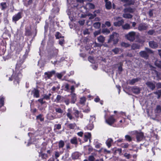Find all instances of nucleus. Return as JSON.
<instances>
[{
  "instance_id": "54",
  "label": "nucleus",
  "mask_w": 161,
  "mask_h": 161,
  "mask_svg": "<svg viewBox=\"0 0 161 161\" xmlns=\"http://www.w3.org/2000/svg\"><path fill=\"white\" fill-rule=\"evenodd\" d=\"M155 33V31L153 30H150L147 32L148 35H152Z\"/></svg>"
},
{
  "instance_id": "21",
  "label": "nucleus",
  "mask_w": 161,
  "mask_h": 161,
  "mask_svg": "<svg viewBox=\"0 0 161 161\" xmlns=\"http://www.w3.org/2000/svg\"><path fill=\"white\" fill-rule=\"evenodd\" d=\"M97 39L99 42L103 43L104 42L105 39L103 36L100 35L97 37Z\"/></svg>"
},
{
  "instance_id": "24",
  "label": "nucleus",
  "mask_w": 161,
  "mask_h": 161,
  "mask_svg": "<svg viewBox=\"0 0 161 161\" xmlns=\"http://www.w3.org/2000/svg\"><path fill=\"white\" fill-rule=\"evenodd\" d=\"M55 73V71L54 70L50 72H48L45 73V75H47V77L48 78H50L52 77L53 75Z\"/></svg>"
},
{
  "instance_id": "34",
  "label": "nucleus",
  "mask_w": 161,
  "mask_h": 161,
  "mask_svg": "<svg viewBox=\"0 0 161 161\" xmlns=\"http://www.w3.org/2000/svg\"><path fill=\"white\" fill-rule=\"evenodd\" d=\"M93 26L96 29L99 28L101 26V23L100 22H97L94 23Z\"/></svg>"
},
{
  "instance_id": "57",
  "label": "nucleus",
  "mask_w": 161,
  "mask_h": 161,
  "mask_svg": "<svg viewBox=\"0 0 161 161\" xmlns=\"http://www.w3.org/2000/svg\"><path fill=\"white\" fill-rule=\"evenodd\" d=\"M41 156L42 158L44 159H46L47 157V154L45 153H42L41 154Z\"/></svg>"
},
{
  "instance_id": "4",
  "label": "nucleus",
  "mask_w": 161,
  "mask_h": 161,
  "mask_svg": "<svg viewBox=\"0 0 161 161\" xmlns=\"http://www.w3.org/2000/svg\"><path fill=\"white\" fill-rule=\"evenodd\" d=\"M136 32L133 31L129 32L125 36L127 39L130 42H133L135 40Z\"/></svg>"
},
{
  "instance_id": "26",
  "label": "nucleus",
  "mask_w": 161,
  "mask_h": 161,
  "mask_svg": "<svg viewBox=\"0 0 161 161\" xmlns=\"http://www.w3.org/2000/svg\"><path fill=\"white\" fill-rule=\"evenodd\" d=\"M131 49L133 50H135L136 49H140V45L136 43H133L131 46Z\"/></svg>"
},
{
  "instance_id": "39",
  "label": "nucleus",
  "mask_w": 161,
  "mask_h": 161,
  "mask_svg": "<svg viewBox=\"0 0 161 161\" xmlns=\"http://www.w3.org/2000/svg\"><path fill=\"white\" fill-rule=\"evenodd\" d=\"M74 110L75 111V112L73 114L75 115V117L78 118L79 117V112L78 110Z\"/></svg>"
},
{
  "instance_id": "41",
  "label": "nucleus",
  "mask_w": 161,
  "mask_h": 161,
  "mask_svg": "<svg viewBox=\"0 0 161 161\" xmlns=\"http://www.w3.org/2000/svg\"><path fill=\"white\" fill-rule=\"evenodd\" d=\"M130 46V45L127 43L124 42H121V47H129Z\"/></svg>"
},
{
  "instance_id": "7",
  "label": "nucleus",
  "mask_w": 161,
  "mask_h": 161,
  "mask_svg": "<svg viewBox=\"0 0 161 161\" xmlns=\"http://www.w3.org/2000/svg\"><path fill=\"white\" fill-rule=\"evenodd\" d=\"M121 2L124 3V6L126 7L130 5L134 4L135 2L134 0H121Z\"/></svg>"
},
{
  "instance_id": "52",
  "label": "nucleus",
  "mask_w": 161,
  "mask_h": 161,
  "mask_svg": "<svg viewBox=\"0 0 161 161\" xmlns=\"http://www.w3.org/2000/svg\"><path fill=\"white\" fill-rule=\"evenodd\" d=\"M124 156L128 159L130 158V154L129 153H125L124 154Z\"/></svg>"
},
{
  "instance_id": "60",
  "label": "nucleus",
  "mask_w": 161,
  "mask_h": 161,
  "mask_svg": "<svg viewBox=\"0 0 161 161\" xmlns=\"http://www.w3.org/2000/svg\"><path fill=\"white\" fill-rule=\"evenodd\" d=\"M43 98H42L39 99H38V101L40 102L42 104L45 103V101H43Z\"/></svg>"
},
{
  "instance_id": "45",
  "label": "nucleus",
  "mask_w": 161,
  "mask_h": 161,
  "mask_svg": "<svg viewBox=\"0 0 161 161\" xmlns=\"http://www.w3.org/2000/svg\"><path fill=\"white\" fill-rule=\"evenodd\" d=\"M87 127L88 129L90 130H92L94 127V125L91 122V123H90V124L88 125Z\"/></svg>"
},
{
  "instance_id": "59",
  "label": "nucleus",
  "mask_w": 161,
  "mask_h": 161,
  "mask_svg": "<svg viewBox=\"0 0 161 161\" xmlns=\"http://www.w3.org/2000/svg\"><path fill=\"white\" fill-rule=\"evenodd\" d=\"M60 155V153L59 152H56L55 153V158L57 159L58 158Z\"/></svg>"
},
{
  "instance_id": "55",
  "label": "nucleus",
  "mask_w": 161,
  "mask_h": 161,
  "mask_svg": "<svg viewBox=\"0 0 161 161\" xmlns=\"http://www.w3.org/2000/svg\"><path fill=\"white\" fill-rule=\"evenodd\" d=\"M101 33L100 31H97L94 32L93 34L94 37H96L97 36L100 34Z\"/></svg>"
},
{
  "instance_id": "49",
  "label": "nucleus",
  "mask_w": 161,
  "mask_h": 161,
  "mask_svg": "<svg viewBox=\"0 0 161 161\" xmlns=\"http://www.w3.org/2000/svg\"><path fill=\"white\" fill-rule=\"evenodd\" d=\"M53 53L52 52L51 53H52L53 55H55L58 54V49L55 48H53Z\"/></svg>"
},
{
  "instance_id": "1",
  "label": "nucleus",
  "mask_w": 161,
  "mask_h": 161,
  "mask_svg": "<svg viewBox=\"0 0 161 161\" xmlns=\"http://www.w3.org/2000/svg\"><path fill=\"white\" fill-rule=\"evenodd\" d=\"M22 63L23 62L20 63L18 62L17 63L14 71L11 69L10 70L8 74L7 75V76L9 77V80L12 81L14 79V83L16 81L17 83H19V79L22 76L20 71L22 69L21 65Z\"/></svg>"
},
{
  "instance_id": "56",
  "label": "nucleus",
  "mask_w": 161,
  "mask_h": 161,
  "mask_svg": "<svg viewBox=\"0 0 161 161\" xmlns=\"http://www.w3.org/2000/svg\"><path fill=\"white\" fill-rule=\"evenodd\" d=\"M91 137V134L90 133H85L84 135V137H87V138H89V139Z\"/></svg>"
},
{
  "instance_id": "14",
  "label": "nucleus",
  "mask_w": 161,
  "mask_h": 161,
  "mask_svg": "<svg viewBox=\"0 0 161 161\" xmlns=\"http://www.w3.org/2000/svg\"><path fill=\"white\" fill-rule=\"evenodd\" d=\"M81 154L77 152H75L72 154V158L73 160L78 159L80 156Z\"/></svg>"
},
{
  "instance_id": "53",
  "label": "nucleus",
  "mask_w": 161,
  "mask_h": 161,
  "mask_svg": "<svg viewBox=\"0 0 161 161\" xmlns=\"http://www.w3.org/2000/svg\"><path fill=\"white\" fill-rule=\"evenodd\" d=\"M36 119H39L41 121H43L44 120V118L42 117L41 114H39L36 116Z\"/></svg>"
},
{
  "instance_id": "28",
  "label": "nucleus",
  "mask_w": 161,
  "mask_h": 161,
  "mask_svg": "<svg viewBox=\"0 0 161 161\" xmlns=\"http://www.w3.org/2000/svg\"><path fill=\"white\" fill-rule=\"evenodd\" d=\"M23 1L25 5L28 7L31 4L32 0H23Z\"/></svg>"
},
{
  "instance_id": "64",
  "label": "nucleus",
  "mask_w": 161,
  "mask_h": 161,
  "mask_svg": "<svg viewBox=\"0 0 161 161\" xmlns=\"http://www.w3.org/2000/svg\"><path fill=\"white\" fill-rule=\"evenodd\" d=\"M112 51L115 54H117L119 52V50L118 48H116L113 49Z\"/></svg>"
},
{
  "instance_id": "22",
  "label": "nucleus",
  "mask_w": 161,
  "mask_h": 161,
  "mask_svg": "<svg viewBox=\"0 0 161 161\" xmlns=\"http://www.w3.org/2000/svg\"><path fill=\"white\" fill-rule=\"evenodd\" d=\"M71 103H75L76 100V95L74 93H71Z\"/></svg>"
},
{
  "instance_id": "32",
  "label": "nucleus",
  "mask_w": 161,
  "mask_h": 161,
  "mask_svg": "<svg viewBox=\"0 0 161 161\" xmlns=\"http://www.w3.org/2000/svg\"><path fill=\"white\" fill-rule=\"evenodd\" d=\"M76 126V125L75 123L69 124L67 125L68 127L71 129H74Z\"/></svg>"
},
{
  "instance_id": "13",
  "label": "nucleus",
  "mask_w": 161,
  "mask_h": 161,
  "mask_svg": "<svg viewBox=\"0 0 161 161\" xmlns=\"http://www.w3.org/2000/svg\"><path fill=\"white\" fill-rule=\"evenodd\" d=\"M100 13V11L99 10H96L93 12V14H88V16L89 17V19H94L96 16L97 14H98Z\"/></svg>"
},
{
  "instance_id": "29",
  "label": "nucleus",
  "mask_w": 161,
  "mask_h": 161,
  "mask_svg": "<svg viewBox=\"0 0 161 161\" xmlns=\"http://www.w3.org/2000/svg\"><path fill=\"white\" fill-rule=\"evenodd\" d=\"M123 29L124 30H128L131 28V27L130 25L127 23L125 24L122 26Z\"/></svg>"
},
{
  "instance_id": "11",
  "label": "nucleus",
  "mask_w": 161,
  "mask_h": 161,
  "mask_svg": "<svg viewBox=\"0 0 161 161\" xmlns=\"http://www.w3.org/2000/svg\"><path fill=\"white\" fill-rule=\"evenodd\" d=\"M115 119L113 116L110 117L108 119H105L106 122L109 125H111L114 122Z\"/></svg>"
},
{
  "instance_id": "16",
  "label": "nucleus",
  "mask_w": 161,
  "mask_h": 161,
  "mask_svg": "<svg viewBox=\"0 0 161 161\" xmlns=\"http://www.w3.org/2000/svg\"><path fill=\"white\" fill-rule=\"evenodd\" d=\"M135 10V9L134 8H133L131 7L125 8L124 10V12L125 13L129 12L131 13H133Z\"/></svg>"
},
{
  "instance_id": "48",
  "label": "nucleus",
  "mask_w": 161,
  "mask_h": 161,
  "mask_svg": "<svg viewBox=\"0 0 161 161\" xmlns=\"http://www.w3.org/2000/svg\"><path fill=\"white\" fill-rule=\"evenodd\" d=\"M129 144L128 143L121 144V148H127L128 147Z\"/></svg>"
},
{
  "instance_id": "20",
  "label": "nucleus",
  "mask_w": 161,
  "mask_h": 161,
  "mask_svg": "<svg viewBox=\"0 0 161 161\" xmlns=\"http://www.w3.org/2000/svg\"><path fill=\"white\" fill-rule=\"evenodd\" d=\"M116 21L114 23V25L115 26H119L121 25V18L119 17L116 18Z\"/></svg>"
},
{
  "instance_id": "44",
  "label": "nucleus",
  "mask_w": 161,
  "mask_h": 161,
  "mask_svg": "<svg viewBox=\"0 0 161 161\" xmlns=\"http://www.w3.org/2000/svg\"><path fill=\"white\" fill-rule=\"evenodd\" d=\"M55 36L57 39H59L62 37L61 34L59 32H56Z\"/></svg>"
},
{
  "instance_id": "10",
  "label": "nucleus",
  "mask_w": 161,
  "mask_h": 161,
  "mask_svg": "<svg viewBox=\"0 0 161 161\" xmlns=\"http://www.w3.org/2000/svg\"><path fill=\"white\" fill-rule=\"evenodd\" d=\"M31 94H33L34 97L38 98L40 97L39 91L35 88L31 91Z\"/></svg>"
},
{
  "instance_id": "46",
  "label": "nucleus",
  "mask_w": 161,
  "mask_h": 161,
  "mask_svg": "<svg viewBox=\"0 0 161 161\" xmlns=\"http://www.w3.org/2000/svg\"><path fill=\"white\" fill-rule=\"evenodd\" d=\"M102 32L103 33H106V34H108L110 32V31L108 29H103Z\"/></svg>"
},
{
  "instance_id": "63",
  "label": "nucleus",
  "mask_w": 161,
  "mask_h": 161,
  "mask_svg": "<svg viewBox=\"0 0 161 161\" xmlns=\"http://www.w3.org/2000/svg\"><path fill=\"white\" fill-rule=\"evenodd\" d=\"M56 75L57 77L59 79H61L63 76L62 74L61 73H57Z\"/></svg>"
},
{
  "instance_id": "25",
  "label": "nucleus",
  "mask_w": 161,
  "mask_h": 161,
  "mask_svg": "<svg viewBox=\"0 0 161 161\" xmlns=\"http://www.w3.org/2000/svg\"><path fill=\"white\" fill-rule=\"evenodd\" d=\"M106 3L105 7L107 9H110L112 8V4L110 2L107 1L106 2H105Z\"/></svg>"
},
{
  "instance_id": "12",
  "label": "nucleus",
  "mask_w": 161,
  "mask_h": 161,
  "mask_svg": "<svg viewBox=\"0 0 161 161\" xmlns=\"http://www.w3.org/2000/svg\"><path fill=\"white\" fill-rule=\"evenodd\" d=\"M131 90L133 93L136 94H139L141 91L140 88L136 86L133 87L131 88Z\"/></svg>"
},
{
  "instance_id": "58",
  "label": "nucleus",
  "mask_w": 161,
  "mask_h": 161,
  "mask_svg": "<svg viewBox=\"0 0 161 161\" xmlns=\"http://www.w3.org/2000/svg\"><path fill=\"white\" fill-rule=\"evenodd\" d=\"M89 29H86L83 31L84 35L89 34Z\"/></svg>"
},
{
  "instance_id": "50",
  "label": "nucleus",
  "mask_w": 161,
  "mask_h": 161,
  "mask_svg": "<svg viewBox=\"0 0 161 161\" xmlns=\"http://www.w3.org/2000/svg\"><path fill=\"white\" fill-rule=\"evenodd\" d=\"M95 158L93 155L89 156L88 160L89 161H95Z\"/></svg>"
},
{
  "instance_id": "18",
  "label": "nucleus",
  "mask_w": 161,
  "mask_h": 161,
  "mask_svg": "<svg viewBox=\"0 0 161 161\" xmlns=\"http://www.w3.org/2000/svg\"><path fill=\"white\" fill-rule=\"evenodd\" d=\"M6 3L2 2L0 3V8L2 10H5L7 8Z\"/></svg>"
},
{
  "instance_id": "3",
  "label": "nucleus",
  "mask_w": 161,
  "mask_h": 161,
  "mask_svg": "<svg viewBox=\"0 0 161 161\" xmlns=\"http://www.w3.org/2000/svg\"><path fill=\"white\" fill-rule=\"evenodd\" d=\"M119 34L115 32H113L112 35L110 36V38L108 40V42L110 43L111 41H113L114 44H116L118 41Z\"/></svg>"
},
{
  "instance_id": "5",
  "label": "nucleus",
  "mask_w": 161,
  "mask_h": 161,
  "mask_svg": "<svg viewBox=\"0 0 161 161\" xmlns=\"http://www.w3.org/2000/svg\"><path fill=\"white\" fill-rule=\"evenodd\" d=\"M134 133L136 134V138L137 142L142 141L144 137V133L142 132H139L137 130H135Z\"/></svg>"
},
{
  "instance_id": "61",
  "label": "nucleus",
  "mask_w": 161,
  "mask_h": 161,
  "mask_svg": "<svg viewBox=\"0 0 161 161\" xmlns=\"http://www.w3.org/2000/svg\"><path fill=\"white\" fill-rule=\"evenodd\" d=\"M89 61L92 63H94V60L93 58L91 56H89L88 57Z\"/></svg>"
},
{
  "instance_id": "19",
  "label": "nucleus",
  "mask_w": 161,
  "mask_h": 161,
  "mask_svg": "<svg viewBox=\"0 0 161 161\" xmlns=\"http://www.w3.org/2000/svg\"><path fill=\"white\" fill-rule=\"evenodd\" d=\"M67 111L68 112L66 114V115L70 120H72L74 118V117L72 116L71 113V109L70 108H69L68 109Z\"/></svg>"
},
{
  "instance_id": "30",
  "label": "nucleus",
  "mask_w": 161,
  "mask_h": 161,
  "mask_svg": "<svg viewBox=\"0 0 161 161\" xmlns=\"http://www.w3.org/2000/svg\"><path fill=\"white\" fill-rule=\"evenodd\" d=\"M31 29L26 28H25V35L27 36H31Z\"/></svg>"
},
{
  "instance_id": "43",
  "label": "nucleus",
  "mask_w": 161,
  "mask_h": 161,
  "mask_svg": "<svg viewBox=\"0 0 161 161\" xmlns=\"http://www.w3.org/2000/svg\"><path fill=\"white\" fill-rule=\"evenodd\" d=\"M125 140L128 142H131L132 141L131 137L129 135H126L125 136Z\"/></svg>"
},
{
  "instance_id": "35",
  "label": "nucleus",
  "mask_w": 161,
  "mask_h": 161,
  "mask_svg": "<svg viewBox=\"0 0 161 161\" xmlns=\"http://www.w3.org/2000/svg\"><path fill=\"white\" fill-rule=\"evenodd\" d=\"M55 110L57 113L61 114H62L63 113V110L60 108H55Z\"/></svg>"
},
{
  "instance_id": "47",
  "label": "nucleus",
  "mask_w": 161,
  "mask_h": 161,
  "mask_svg": "<svg viewBox=\"0 0 161 161\" xmlns=\"http://www.w3.org/2000/svg\"><path fill=\"white\" fill-rule=\"evenodd\" d=\"M4 104V100L3 97L1 98L0 99V107L3 106Z\"/></svg>"
},
{
  "instance_id": "27",
  "label": "nucleus",
  "mask_w": 161,
  "mask_h": 161,
  "mask_svg": "<svg viewBox=\"0 0 161 161\" xmlns=\"http://www.w3.org/2000/svg\"><path fill=\"white\" fill-rule=\"evenodd\" d=\"M113 140L111 138L108 139L106 142V144L108 148L110 147L111 145V143L113 142Z\"/></svg>"
},
{
  "instance_id": "36",
  "label": "nucleus",
  "mask_w": 161,
  "mask_h": 161,
  "mask_svg": "<svg viewBox=\"0 0 161 161\" xmlns=\"http://www.w3.org/2000/svg\"><path fill=\"white\" fill-rule=\"evenodd\" d=\"M155 65L158 68L161 69V61H156L155 62Z\"/></svg>"
},
{
  "instance_id": "37",
  "label": "nucleus",
  "mask_w": 161,
  "mask_h": 161,
  "mask_svg": "<svg viewBox=\"0 0 161 161\" xmlns=\"http://www.w3.org/2000/svg\"><path fill=\"white\" fill-rule=\"evenodd\" d=\"M133 16L130 14H124L123 17L127 19H131L132 18Z\"/></svg>"
},
{
  "instance_id": "6",
  "label": "nucleus",
  "mask_w": 161,
  "mask_h": 161,
  "mask_svg": "<svg viewBox=\"0 0 161 161\" xmlns=\"http://www.w3.org/2000/svg\"><path fill=\"white\" fill-rule=\"evenodd\" d=\"M22 13L21 12H18L17 14L14 15L12 17V21L13 22H16L20 19L22 17Z\"/></svg>"
},
{
  "instance_id": "2",
  "label": "nucleus",
  "mask_w": 161,
  "mask_h": 161,
  "mask_svg": "<svg viewBox=\"0 0 161 161\" xmlns=\"http://www.w3.org/2000/svg\"><path fill=\"white\" fill-rule=\"evenodd\" d=\"M145 49L146 51H141L139 52V54L142 57L147 59L149 58V54L153 53V51L151 49L147 47H145Z\"/></svg>"
},
{
  "instance_id": "33",
  "label": "nucleus",
  "mask_w": 161,
  "mask_h": 161,
  "mask_svg": "<svg viewBox=\"0 0 161 161\" xmlns=\"http://www.w3.org/2000/svg\"><path fill=\"white\" fill-rule=\"evenodd\" d=\"M64 145V142L63 140H60L58 142V147L59 148H63Z\"/></svg>"
},
{
  "instance_id": "17",
  "label": "nucleus",
  "mask_w": 161,
  "mask_h": 161,
  "mask_svg": "<svg viewBox=\"0 0 161 161\" xmlns=\"http://www.w3.org/2000/svg\"><path fill=\"white\" fill-rule=\"evenodd\" d=\"M64 97L61 96L60 95H58L57 96L56 99L55 101L57 103H60L64 101Z\"/></svg>"
},
{
  "instance_id": "15",
  "label": "nucleus",
  "mask_w": 161,
  "mask_h": 161,
  "mask_svg": "<svg viewBox=\"0 0 161 161\" xmlns=\"http://www.w3.org/2000/svg\"><path fill=\"white\" fill-rule=\"evenodd\" d=\"M146 84L148 87L152 90H153L154 89L155 87V84L151 82H147L146 83Z\"/></svg>"
},
{
  "instance_id": "38",
  "label": "nucleus",
  "mask_w": 161,
  "mask_h": 161,
  "mask_svg": "<svg viewBox=\"0 0 161 161\" xmlns=\"http://www.w3.org/2000/svg\"><path fill=\"white\" fill-rule=\"evenodd\" d=\"M71 143L74 144H77V139L75 137H74L70 140Z\"/></svg>"
},
{
  "instance_id": "23",
  "label": "nucleus",
  "mask_w": 161,
  "mask_h": 161,
  "mask_svg": "<svg viewBox=\"0 0 161 161\" xmlns=\"http://www.w3.org/2000/svg\"><path fill=\"white\" fill-rule=\"evenodd\" d=\"M140 79L139 78L133 79L130 80L129 84L131 85H133L135 83L138 82Z\"/></svg>"
},
{
  "instance_id": "42",
  "label": "nucleus",
  "mask_w": 161,
  "mask_h": 161,
  "mask_svg": "<svg viewBox=\"0 0 161 161\" xmlns=\"http://www.w3.org/2000/svg\"><path fill=\"white\" fill-rule=\"evenodd\" d=\"M156 95H158L157 98L158 99L161 96V90H158V91L156 92L155 93Z\"/></svg>"
},
{
  "instance_id": "51",
  "label": "nucleus",
  "mask_w": 161,
  "mask_h": 161,
  "mask_svg": "<svg viewBox=\"0 0 161 161\" xmlns=\"http://www.w3.org/2000/svg\"><path fill=\"white\" fill-rule=\"evenodd\" d=\"M86 101V98L85 97H82L80 98V103L81 104H84Z\"/></svg>"
},
{
  "instance_id": "31",
  "label": "nucleus",
  "mask_w": 161,
  "mask_h": 161,
  "mask_svg": "<svg viewBox=\"0 0 161 161\" xmlns=\"http://www.w3.org/2000/svg\"><path fill=\"white\" fill-rule=\"evenodd\" d=\"M155 112L156 113H159L161 112V106L157 105L155 110Z\"/></svg>"
},
{
  "instance_id": "8",
  "label": "nucleus",
  "mask_w": 161,
  "mask_h": 161,
  "mask_svg": "<svg viewBox=\"0 0 161 161\" xmlns=\"http://www.w3.org/2000/svg\"><path fill=\"white\" fill-rule=\"evenodd\" d=\"M148 26L147 24L145 23H140L138 26V29L140 31L146 30L148 28Z\"/></svg>"
},
{
  "instance_id": "40",
  "label": "nucleus",
  "mask_w": 161,
  "mask_h": 161,
  "mask_svg": "<svg viewBox=\"0 0 161 161\" xmlns=\"http://www.w3.org/2000/svg\"><path fill=\"white\" fill-rule=\"evenodd\" d=\"M95 119L96 118L95 116H90V118L89 119L90 123H91V122L92 123H93V122L95 121Z\"/></svg>"
},
{
  "instance_id": "62",
  "label": "nucleus",
  "mask_w": 161,
  "mask_h": 161,
  "mask_svg": "<svg viewBox=\"0 0 161 161\" xmlns=\"http://www.w3.org/2000/svg\"><path fill=\"white\" fill-rule=\"evenodd\" d=\"M43 98L47 100H48L50 99V97L47 95L45 94L43 96Z\"/></svg>"
},
{
  "instance_id": "9",
  "label": "nucleus",
  "mask_w": 161,
  "mask_h": 161,
  "mask_svg": "<svg viewBox=\"0 0 161 161\" xmlns=\"http://www.w3.org/2000/svg\"><path fill=\"white\" fill-rule=\"evenodd\" d=\"M149 44L150 47L153 49H156L157 48L158 46L157 42L154 41L149 42Z\"/></svg>"
}]
</instances>
